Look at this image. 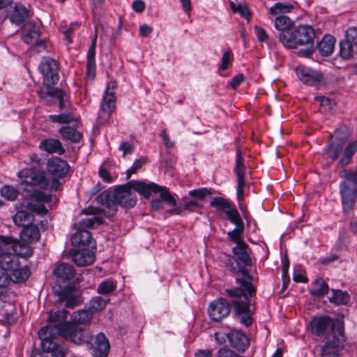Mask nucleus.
<instances>
[{
    "label": "nucleus",
    "mask_w": 357,
    "mask_h": 357,
    "mask_svg": "<svg viewBox=\"0 0 357 357\" xmlns=\"http://www.w3.org/2000/svg\"><path fill=\"white\" fill-rule=\"evenodd\" d=\"M238 287L226 289L227 295L232 298L234 314L241 324L248 327L252 324L250 310V298L256 294L255 283L257 279L250 275L245 267L239 266L234 271Z\"/></svg>",
    "instance_id": "nucleus-1"
},
{
    "label": "nucleus",
    "mask_w": 357,
    "mask_h": 357,
    "mask_svg": "<svg viewBox=\"0 0 357 357\" xmlns=\"http://www.w3.org/2000/svg\"><path fill=\"white\" fill-rule=\"evenodd\" d=\"M56 277L55 284L52 290L54 294L58 297L59 302H65L68 308H74L82 303L77 289L70 284L75 276L74 267L68 263H61L53 271Z\"/></svg>",
    "instance_id": "nucleus-2"
},
{
    "label": "nucleus",
    "mask_w": 357,
    "mask_h": 357,
    "mask_svg": "<svg viewBox=\"0 0 357 357\" xmlns=\"http://www.w3.org/2000/svg\"><path fill=\"white\" fill-rule=\"evenodd\" d=\"M136 183H145L143 181H131L123 185H120L113 191L105 190L99 194L96 200L107 208H113L119 205L123 208H132L137 203L136 195L134 192H138L135 188Z\"/></svg>",
    "instance_id": "nucleus-3"
},
{
    "label": "nucleus",
    "mask_w": 357,
    "mask_h": 357,
    "mask_svg": "<svg viewBox=\"0 0 357 357\" xmlns=\"http://www.w3.org/2000/svg\"><path fill=\"white\" fill-rule=\"evenodd\" d=\"M313 28L307 25H301L291 31L280 33V40L287 48L294 49L300 45H307L304 51L300 54L304 56H309L313 52V40L314 38Z\"/></svg>",
    "instance_id": "nucleus-4"
},
{
    "label": "nucleus",
    "mask_w": 357,
    "mask_h": 357,
    "mask_svg": "<svg viewBox=\"0 0 357 357\" xmlns=\"http://www.w3.org/2000/svg\"><path fill=\"white\" fill-rule=\"evenodd\" d=\"M340 194L343 212L351 213L357 200V166L344 168L340 172Z\"/></svg>",
    "instance_id": "nucleus-5"
},
{
    "label": "nucleus",
    "mask_w": 357,
    "mask_h": 357,
    "mask_svg": "<svg viewBox=\"0 0 357 357\" xmlns=\"http://www.w3.org/2000/svg\"><path fill=\"white\" fill-rule=\"evenodd\" d=\"M312 333L317 336H333V334L341 335L344 331V323L340 321H335L328 316L314 317L311 322Z\"/></svg>",
    "instance_id": "nucleus-6"
},
{
    "label": "nucleus",
    "mask_w": 357,
    "mask_h": 357,
    "mask_svg": "<svg viewBox=\"0 0 357 357\" xmlns=\"http://www.w3.org/2000/svg\"><path fill=\"white\" fill-rule=\"evenodd\" d=\"M117 83L116 81L110 82L105 90V95L102 99L100 109L96 119L97 125L101 126L108 122L111 114L115 108L116 89Z\"/></svg>",
    "instance_id": "nucleus-7"
},
{
    "label": "nucleus",
    "mask_w": 357,
    "mask_h": 357,
    "mask_svg": "<svg viewBox=\"0 0 357 357\" xmlns=\"http://www.w3.org/2000/svg\"><path fill=\"white\" fill-rule=\"evenodd\" d=\"M58 331L59 336L76 344L88 343L93 340V336L87 329L71 322L64 323Z\"/></svg>",
    "instance_id": "nucleus-8"
},
{
    "label": "nucleus",
    "mask_w": 357,
    "mask_h": 357,
    "mask_svg": "<svg viewBox=\"0 0 357 357\" xmlns=\"http://www.w3.org/2000/svg\"><path fill=\"white\" fill-rule=\"evenodd\" d=\"M18 176L22 179L20 186L23 185L39 186L41 189L50 191V183L43 171L25 168L18 173Z\"/></svg>",
    "instance_id": "nucleus-9"
},
{
    "label": "nucleus",
    "mask_w": 357,
    "mask_h": 357,
    "mask_svg": "<svg viewBox=\"0 0 357 357\" xmlns=\"http://www.w3.org/2000/svg\"><path fill=\"white\" fill-rule=\"evenodd\" d=\"M69 169L67 162L60 158L54 157L49 159L47 162V171L52 176L50 183V191H56L60 185L59 178L66 176Z\"/></svg>",
    "instance_id": "nucleus-10"
},
{
    "label": "nucleus",
    "mask_w": 357,
    "mask_h": 357,
    "mask_svg": "<svg viewBox=\"0 0 357 357\" xmlns=\"http://www.w3.org/2000/svg\"><path fill=\"white\" fill-rule=\"evenodd\" d=\"M344 331L328 336L321 347L320 357H340L344 349Z\"/></svg>",
    "instance_id": "nucleus-11"
},
{
    "label": "nucleus",
    "mask_w": 357,
    "mask_h": 357,
    "mask_svg": "<svg viewBox=\"0 0 357 357\" xmlns=\"http://www.w3.org/2000/svg\"><path fill=\"white\" fill-rule=\"evenodd\" d=\"M135 185V188L138 190V193L144 196L145 198H149L151 192H160V197L162 202H165L172 206H175L176 205V199L166 187L160 186L154 183H136Z\"/></svg>",
    "instance_id": "nucleus-12"
},
{
    "label": "nucleus",
    "mask_w": 357,
    "mask_h": 357,
    "mask_svg": "<svg viewBox=\"0 0 357 357\" xmlns=\"http://www.w3.org/2000/svg\"><path fill=\"white\" fill-rule=\"evenodd\" d=\"M38 69L43 77V82L45 85H54L59 80V65L55 59L43 57Z\"/></svg>",
    "instance_id": "nucleus-13"
},
{
    "label": "nucleus",
    "mask_w": 357,
    "mask_h": 357,
    "mask_svg": "<svg viewBox=\"0 0 357 357\" xmlns=\"http://www.w3.org/2000/svg\"><path fill=\"white\" fill-rule=\"evenodd\" d=\"M47 327H43L38 332L43 351L50 353L52 357H66V349L54 341L56 335H47Z\"/></svg>",
    "instance_id": "nucleus-14"
},
{
    "label": "nucleus",
    "mask_w": 357,
    "mask_h": 357,
    "mask_svg": "<svg viewBox=\"0 0 357 357\" xmlns=\"http://www.w3.org/2000/svg\"><path fill=\"white\" fill-rule=\"evenodd\" d=\"M40 37V26L37 23L29 22L24 24L22 39L25 43L45 49V43Z\"/></svg>",
    "instance_id": "nucleus-15"
},
{
    "label": "nucleus",
    "mask_w": 357,
    "mask_h": 357,
    "mask_svg": "<svg viewBox=\"0 0 357 357\" xmlns=\"http://www.w3.org/2000/svg\"><path fill=\"white\" fill-rule=\"evenodd\" d=\"M3 245L10 247L11 251L13 252L18 257L29 258L33 255L32 248L30 246L31 243L25 241H18L10 236H2L0 237Z\"/></svg>",
    "instance_id": "nucleus-16"
},
{
    "label": "nucleus",
    "mask_w": 357,
    "mask_h": 357,
    "mask_svg": "<svg viewBox=\"0 0 357 357\" xmlns=\"http://www.w3.org/2000/svg\"><path fill=\"white\" fill-rule=\"evenodd\" d=\"M231 304L226 299L220 298L212 301L208 307V313L214 321H220L227 317L231 312Z\"/></svg>",
    "instance_id": "nucleus-17"
},
{
    "label": "nucleus",
    "mask_w": 357,
    "mask_h": 357,
    "mask_svg": "<svg viewBox=\"0 0 357 357\" xmlns=\"http://www.w3.org/2000/svg\"><path fill=\"white\" fill-rule=\"evenodd\" d=\"M237 178V199L241 201L243 199L245 183V159L241 151H238L236 155V165L234 169Z\"/></svg>",
    "instance_id": "nucleus-18"
},
{
    "label": "nucleus",
    "mask_w": 357,
    "mask_h": 357,
    "mask_svg": "<svg viewBox=\"0 0 357 357\" xmlns=\"http://www.w3.org/2000/svg\"><path fill=\"white\" fill-rule=\"evenodd\" d=\"M87 344L90 345L94 357H107L109 352V343L103 333H99Z\"/></svg>",
    "instance_id": "nucleus-19"
},
{
    "label": "nucleus",
    "mask_w": 357,
    "mask_h": 357,
    "mask_svg": "<svg viewBox=\"0 0 357 357\" xmlns=\"http://www.w3.org/2000/svg\"><path fill=\"white\" fill-rule=\"evenodd\" d=\"M68 312L66 310L51 312L48 316L47 335H58L59 328L64 325L66 321Z\"/></svg>",
    "instance_id": "nucleus-20"
},
{
    "label": "nucleus",
    "mask_w": 357,
    "mask_h": 357,
    "mask_svg": "<svg viewBox=\"0 0 357 357\" xmlns=\"http://www.w3.org/2000/svg\"><path fill=\"white\" fill-rule=\"evenodd\" d=\"M19 257L11 252L10 247H4L0 239V267L8 271L20 264Z\"/></svg>",
    "instance_id": "nucleus-21"
},
{
    "label": "nucleus",
    "mask_w": 357,
    "mask_h": 357,
    "mask_svg": "<svg viewBox=\"0 0 357 357\" xmlns=\"http://www.w3.org/2000/svg\"><path fill=\"white\" fill-rule=\"evenodd\" d=\"M296 73L304 84L310 86L317 85L323 79V75L320 71L305 66L298 67L296 69Z\"/></svg>",
    "instance_id": "nucleus-22"
},
{
    "label": "nucleus",
    "mask_w": 357,
    "mask_h": 357,
    "mask_svg": "<svg viewBox=\"0 0 357 357\" xmlns=\"http://www.w3.org/2000/svg\"><path fill=\"white\" fill-rule=\"evenodd\" d=\"M227 338L232 347L241 351H245L250 344L248 337L238 331H231L227 333Z\"/></svg>",
    "instance_id": "nucleus-23"
},
{
    "label": "nucleus",
    "mask_w": 357,
    "mask_h": 357,
    "mask_svg": "<svg viewBox=\"0 0 357 357\" xmlns=\"http://www.w3.org/2000/svg\"><path fill=\"white\" fill-rule=\"evenodd\" d=\"M39 149L50 154L56 153L63 155L65 153V149L61 142L59 139L54 138L43 139L40 142Z\"/></svg>",
    "instance_id": "nucleus-24"
},
{
    "label": "nucleus",
    "mask_w": 357,
    "mask_h": 357,
    "mask_svg": "<svg viewBox=\"0 0 357 357\" xmlns=\"http://www.w3.org/2000/svg\"><path fill=\"white\" fill-rule=\"evenodd\" d=\"M72 257L74 263L79 266L91 265L95 259L94 253L89 249L75 250Z\"/></svg>",
    "instance_id": "nucleus-25"
},
{
    "label": "nucleus",
    "mask_w": 357,
    "mask_h": 357,
    "mask_svg": "<svg viewBox=\"0 0 357 357\" xmlns=\"http://www.w3.org/2000/svg\"><path fill=\"white\" fill-rule=\"evenodd\" d=\"M30 17L29 10L21 3H15L10 20L13 24L21 25Z\"/></svg>",
    "instance_id": "nucleus-26"
},
{
    "label": "nucleus",
    "mask_w": 357,
    "mask_h": 357,
    "mask_svg": "<svg viewBox=\"0 0 357 357\" xmlns=\"http://www.w3.org/2000/svg\"><path fill=\"white\" fill-rule=\"evenodd\" d=\"M335 38L331 35H325L317 43V50L323 56L331 55L334 50Z\"/></svg>",
    "instance_id": "nucleus-27"
},
{
    "label": "nucleus",
    "mask_w": 357,
    "mask_h": 357,
    "mask_svg": "<svg viewBox=\"0 0 357 357\" xmlns=\"http://www.w3.org/2000/svg\"><path fill=\"white\" fill-rule=\"evenodd\" d=\"M40 234L38 227L30 224L24 227L20 232V238L26 243L36 242L40 239Z\"/></svg>",
    "instance_id": "nucleus-28"
},
{
    "label": "nucleus",
    "mask_w": 357,
    "mask_h": 357,
    "mask_svg": "<svg viewBox=\"0 0 357 357\" xmlns=\"http://www.w3.org/2000/svg\"><path fill=\"white\" fill-rule=\"evenodd\" d=\"M97 36L93 39L87 52L86 74L89 77L94 78L96 75V46Z\"/></svg>",
    "instance_id": "nucleus-29"
},
{
    "label": "nucleus",
    "mask_w": 357,
    "mask_h": 357,
    "mask_svg": "<svg viewBox=\"0 0 357 357\" xmlns=\"http://www.w3.org/2000/svg\"><path fill=\"white\" fill-rule=\"evenodd\" d=\"M13 283H20L26 280L30 275L29 270L26 266H21L20 263L16 267L8 270Z\"/></svg>",
    "instance_id": "nucleus-30"
},
{
    "label": "nucleus",
    "mask_w": 357,
    "mask_h": 357,
    "mask_svg": "<svg viewBox=\"0 0 357 357\" xmlns=\"http://www.w3.org/2000/svg\"><path fill=\"white\" fill-rule=\"evenodd\" d=\"M357 151V139L349 143L344 150L342 149V156L338 162L341 167H346L349 165L352 160L354 155Z\"/></svg>",
    "instance_id": "nucleus-31"
},
{
    "label": "nucleus",
    "mask_w": 357,
    "mask_h": 357,
    "mask_svg": "<svg viewBox=\"0 0 357 357\" xmlns=\"http://www.w3.org/2000/svg\"><path fill=\"white\" fill-rule=\"evenodd\" d=\"M312 288L310 290L311 296L314 297H324L329 291V287L321 278L316 279L312 284Z\"/></svg>",
    "instance_id": "nucleus-32"
},
{
    "label": "nucleus",
    "mask_w": 357,
    "mask_h": 357,
    "mask_svg": "<svg viewBox=\"0 0 357 357\" xmlns=\"http://www.w3.org/2000/svg\"><path fill=\"white\" fill-rule=\"evenodd\" d=\"M332 295L328 297L330 303L336 305H346L350 301V295L346 291L340 289H332Z\"/></svg>",
    "instance_id": "nucleus-33"
},
{
    "label": "nucleus",
    "mask_w": 357,
    "mask_h": 357,
    "mask_svg": "<svg viewBox=\"0 0 357 357\" xmlns=\"http://www.w3.org/2000/svg\"><path fill=\"white\" fill-rule=\"evenodd\" d=\"M247 248V244L243 242L236 245L234 248H233L232 251L238 261L242 262L245 266H251L252 259L246 251Z\"/></svg>",
    "instance_id": "nucleus-34"
},
{
    "label": "nucleus",
    "mask_w": 357,
    "mask_h": 357,
    "mask_svg": "<svg viewBox=\"0 0 357 357\" xmlns=\"http://www.w3.org/2000/svg\"><path fill=\"white\" fill-rule=\"evenodd\" d=\"M59 133L63 139L76 143L82 138V135L75 128L70 126H63L59 129Z\"/></svg>",
    "instance_id": "nucleus-35"
},
{
    "label": "nucleus",
    "mask_w": 357,
    "mask_h": 357,
    "mask_svg": "<svg viewBox=\"0 0 357 357\" xmlns=\"http://www.w3.org/2000/svg\"><path fill=\"white\" fill-rule=\"evenodd\" d=\"M93 315V314L89 309L75 312L72 314V323L77 325L89 324L91 321Z\"/></svg>",
    "instance_id": "nucleus-36"
},
{
    "label": "nucleus",
    "mask_w": 357,
    "mask_h": 357,
    "mask_svg": "<svg viewBox=\"0 0 357 357\" xmlns=\"http://www.w3.org/2000/svg\"><path fill=\"white\" fill-rule=\"evenodd\" d=\"M292 9L293 6L289 3H276L268 10L269 18L273 20L271 17L284 15V14L290 13Z\"/></svg>",
    "instance_id": "nucleus-37"
},
{
    "label": "nucleus",
    "mask_w": 357,
    "mask_h": 357,
    "mask_svg": "<svg viewBox=\"0 0 357 357\" xmlns=\"http://www.w3.org/2000/svg\"><path fill=\"white\" fill-rule=\"evenodd\" d=\"M91 240L90 232L84 229L79 228V230L72 236V242L73 244L77 245H89Z\"/></svg>",
    "instance_id": "nucleus-38"
},
{
    "label": "nucleus",
    "mask_w": 357,
    "mask_h": 357,
    "mask_svg": "<svg viewBox=\"0 0 357 357\" xmlns=\"http://www.w3.org/2000/svg\"><path fill=\"white\" fill-rule=\"evenodd\" d=\"M293 21L286 15H280L275 17L274 26L275 28L283 33L287 31H291L289 29L292 24Z\"/></svg>",
    "instance_id": "nucleus-39"
},
{
    "label": "nucleus",
    "mask_w": 357,
    "mask_h": 357,
    "mask_svg": "<svg viewBox=\"0 0 357 357\" xmlns=\"http://www.w3.org/2000/svg\"><path fill=\"white\" fill-rule=\"evenodd\" d=\"M234 204L231 201L222 197H215L210 202L211 207L216 208L217 210L222 211L224 213H226Z\"/></svg>",
    "instance_id": "nucleus-40"
},
{
    "label": "nucleus",
    "mask_w": 357,
    "mask_h": 357,
    "mask_svg": "<svg viewBox=\"0 0 357 357\" xmlns=\"http://www.w3.org/2000/svg\"><path fill=\"white\" fill-rule=\"evenodd\" d=\"M32 215L24 211H19L13 216L14 223L19 227H26L32 220Z\"/></svg>",
    "instance_id": "nucleus-41"
},
{
    "label": "nucleus",
    "mask_w": 357,
    "mask_h": 357,
    "mask_svg": "<svg viewBox=\"0 0 357 357\" xmlns=\"http://www.w3.org/2000/svg\"><path fill=\"white\" fill-rule=\"evenodd\" d=\"M109 299H104L100 296H95L89 303V309L94 314L105 309Z\"/></svg>",
    "instance_id": "nucleus-42"
},
{
    "label": "nucleus",
    "mask_w": 357,
    "mask_h": 357,
    "mask_svg": "<svg viewBox=\"0 0 357 357\" xmlns=\"http://www.w3.org/2000/svg\"><path fill=\"white\" fill-rule=\"evenodd\" d=\"M47 91L45 96L42 97L47 100L49 102L57 101L59 99H62V98L66 97V93L63 91L58 89L54 88L51 86H47Z\"/></svg>",
    "instance_id": "nucleus-43"
},
{
    "label": "nucleus",
    "mask_w": 357,
    "mask_h": 357,
    "mask_svg": "<svg viewBox=\"0 0 357 357\" xmlns=\"http://www.w3.org/2000/svg\"><path fill=\"white\" fill-rule=\"evenodd\" d=\"M181 200L183 202V210L197 213L202 209V205L197 199H190L189 196H184Z\"/></svg>",
    "instance_id": "nucleus-44"
},
{
    "label": "nucleus",
    "mask_w": 357,
    "mask_h": 357,
    "mask_svg": "<svg viewBox=\"0 0 357 357\" xmlns=\"http://www.w3.org/2000/svg\"><path fill=\"white\" fill-rule=\"evenodd\" d=\"M355 46L352 43L345 40H342L340 43V55L345 60L351 59L353 56L354 50L353 47Z\"/></svg>",
    "instance_id": "nucleus-45"
},
{
    "label": "nucleus",
    "mask_w": 357,
    "mask_h": 357,
    "mask_svg": "<svg viewBox=\"0 0 357 357\" xmlns=\"http://www.w3.org/2000/svg\"><path fill=\"white\" fill-rule=\"evenodd\" d=\"M342 152V145L331 143L325 151L324 155L333 161L336 160Z\"/></svg>",
    "instance_id": "nucleus-46"
},
{
    "label": "nucleus",
    "mask_w": 357,
    "mask_h": 357,
    "mask_svg": "<svg viewBox=\"0 0 357 357\" xmlns=\"http://www.w3.org/2000/svg\"><path fill=\"white\" fill-rule=\"evenodd\" d=\"M213 190L207 188H199L188 192V196L198 200H204L207 196L213 194Z\"/></svg>",
    "instance_id": "nucleus-47"
},
{
    "label": "nucleus",
    "mask_w": 357,
    "mask_h": 357,
    "mask_svg": "<svg viewBox=\"0 0 357 357\" xmlns=\"http://www.w3.org/2000/svg\"><path fill=\"white\" fill-rule=\"evenodd\" d=\"M116 285L112 280H106L102 282L98 287L97 291L100 294L107 295L116 289Z\"/></svg>",
    "instance_id": "nucleus-48"
},
{
    "label": "nucleus",
    "mask_w": 357,
    "mask_h": 357,
    "mask_svg": "<svg viewBox=\"0 0 357 357\" xmlns=\"http://www.w3.org/2000/svg\"><path fill=\"white\" fill-rule=\"evenodd\" d=\"M225 214L227 215L229 221L234 224L236 226H238L239 225H244L241 217L234 204L228 211H226Z\"/></svg>",
    "instance_id": "nucleus-49"
},
{
    "label": "nucleus",
    "mask_w": 357,
    "mask_h": 357,
    "mask_svg": "<svg viewBox=\"0 0 357 357\" xmlns=\"http://www.w3.org/2000/svg\"><path fill=\"white\" fill-rule=\"evenodd\" d=\"M244 230V225H239L238 226H236V227L231 230L227 232V236L229 238L235 242L237 245L240 244L241 243H243V241H241V236Z\"/></svg>",
    "instance_id": "nucleus-50"
},
{
    "label": "nucleus",
    "mask_w": 357,
    "mask_h": 357,
    "mask_svg": "<svg viewBox=\"0 0 357 357\" xmlns=\"http://www.w3.org/2000/svg\"><path fill=\"white\" fill-rule=\"evenodd\" d=\"M51 121L58 123H68L74 120V116L70 112H64L58 115H50Z\"/></svg>",
    "instance_id": "nucleus-51"
},
{
    "label": "nucleus",
    "mask_w": 357,
    "mask_h": 357,
    "mask_svg": "<svg viewBox=\"0 0 357 357\" xmlns=\"http://www.w3.org/2000/svg\"><path fill=\"white\" fill-rule=\"evenodd\" d=\"M0 194L3 197L6 198V199L10 201H14L18 195V192L15 188H14L12 186L4 185L0 190Z\"/></svg>",
    "instance_id": "nucleus-52"
},
{
    "label": "nucleus",
    "mask_w": 357,
    "mask_h": 357,
    "mask_svg": "<svg viewBox=\"0 0 357 357\" xmlns=\"http://www.w3.org/2000/svg\"><path fill=\"white\" fill-rule=\"evenodd\" d=\"M31 197L34 200L42 203H48L52 200V195L50 193H46L38 190H33Z\"/></svg>",
    "instance_id": "nucleus-53"
},
{
    "label": "nucleus",
    "mask_w": 357,
    "mask_h": 357,
    "mask_svg": "<svg viewBox=\"0 0 357 357\" xmlns=\"http://www.w3.org/2000/svg\"><path fill=\"white\" fill-rule=\"evenodd\" d=\"M146 162L145 158H141L138 160H136L132 166L127 170L126 172V178L128 179L132 174H135Z\"/></svg>",
    "instance_id": "nucleus-54"
},
{
    "label": "nucleus",
    "mask_w": 357,
    "mask_h": 357,
    "mask_svg": "<svg viewBox=\"0 0 357 357\" xmlns=\"http://www.w3.org/2000/svg\"><path fill=\"white\" fill-rule=\"evenodd\" d=\"M13 283L9 271L0 268V287L3 288Z\"/></svg>",
    "instance_id": "nucleus-55"
},
{
    "label": "nucleus",
    "mask_w": 357,
    "mask_h": 357,
    "mask_svg": "<svg viewBox=\"0 0 357 357\" xmlns=\"http://www.w3.org/2000/svg\"><path fill=\"white\" fill-rule=\"evenodd\" d=\"M353 45L357 46V27L351 26L346 31V39Z\"/></svg>",
    "instance_id": "nucleus-56"
},
{
    "label": "nucleus",
    "mask_w": 357,
    "mask_h": 357,
    "mask_svg": "<svg viewBox=\"0 0 357 357\" xmlns=\"http://www.w3.org/2000/svg\"><path fill=\"white\" fill-rule=\"evenodd\" d=\"M232 61V53L231 51L225 52L222 54L221 59V64L219 68L222 70H225L228 68L229 66L231 63Z\"/></svg>",
    "instance_id": "nucleus-57"
},
{
    "label": "nucleus",
    "mask_w": 357,
    "mask_h": 357,
    "mask_svg": "<svg viewBox=\"0 0 357 357\" xmlns=\"http://www.w3.org/2000/svg\"><path fill=\"white\" fill-rule=\"evenodd\" d=\"M349 243V236L348 233L342 229L340 231L338 237L337 250H341Z\"/></svg>",
    "instance_id": "nucleus-58"
},
{
    "label": "nucleus",
    "mask_w": 357,
    "mask_h": 357,
    "mask_svg": "<svg viewBox=\"0 0 357 357\" xmlns=\"http://www.w3.org/2000/svg\"><path fill=\"white\" fill-rule=\"evenodd\" d=\"M231 7L234 12L240 13L241 16L245 17L246 19L250 18V13L246 6L242 5H238L236 6L233 3H231Z\"/></svg>",
    "instance_id": "nucleus-59"
},
{
    "label": "nucleus",
    "mask_w": 357,
    "mask_h": 357,
    "mask_svg": "<svg viewBox=\"0 0 357 357\" xmlns=\"http://www.w3.org/2000/svg\"><path fill=\"white\" fill-rule=\"evenodd\" d=\"M97 222V218L93 217L91 218L83 219L79 222V227L86 229V228H91L93 227L95 223Z\"/></svg>",
    "instance_id": "nucleus-60"
},
{
    "label": "nucleus",
    "mask_w": 357,
    "mask_h": 357,
    "mask_svg": "<svg viewBox=\"0 0 357 357\" xmlns=\"http://www.w3.org/2000/svg\"><path fill=\"white\" fill-rule=\"evenodd\" d=\"M78 26V24H71L70 27L65 28L62 32L63 33L68 43H73L72 34L76 27Z\"/></svg>",
    "instance_id": "nucleus-61"
},
{
    "label": "nucleus",
    "mask_w": 357,
    "mask_h": 357,
    "mask_svg": "<svg viewBox=\"0 0 357 357\" xmlns=\"http://www.w3.org/2000/svg\"><path fill=\"white\" fill-rule=\"evenodd\" d=\"M30 208L33 212L40 215H45L47 213V209L43 204H31Z\"/></svg>",
    "instance_id": "nucleus-62"
},
{
    "label": "nucleus",
    "mask_w": 357,
    "mask_h": 357,
    "mask_svg": "<svg viewBox=\"0 0 357 357\" xmlns=\"http://www.w3.org/2000/svg\"><path fill=\"white\" fill-rule=\"evenodd\" d=\"M132 146L128 142H123L121 143L119 150L123 152V155L125 157L127 154H130L132 152Z\"/></svg>",
    "instance_id": "nucleus-63"
},
{
    "label": "nucleus",
    "mask_w": 357,
    "mask_h": 357,
    "mask_svg": "<svg viewBox=\"0 0 357 357\" xmlns=\"http://www.w3.org/2000/svg\"><path fill=\"white\" fill-rule=\"evenodd\" d=\"M243 80V74H237L235 75L230 82V84L234 89H236Z\"/></svg>",
    "instance_id": "nucleus-64"
}]
</instances>
